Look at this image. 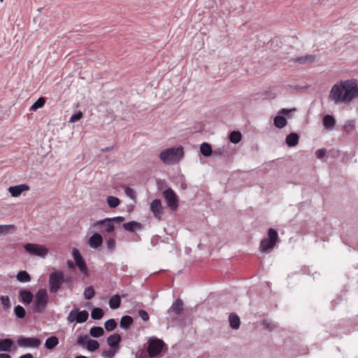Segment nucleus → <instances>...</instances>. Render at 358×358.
Segmentation results:
<instances>
[{
	"instance_id": "7",
	"label": "nucleus",
	"mask_w": 358,
	"mask_h": 358,
	"mask_svg": "<svg viewBox=\"0 0 358 358\" xmlns=\"http://www.w3.org/2000/svg\"><path fill=\"white\" fill-rule=\"evenodd\" d=\"M89 313L87 310H80L78 308H73L67 316L69 322H76L77 323H83L87 321Z\"/></svg>"
},
{
	"instance_id": "57",
	"label": "nucleus",
	"mask_w": 358,
	"mask_h": 358,
	"mask_svg": "<svg viewBox=\"0 0 358 358\" xmlns=\"http://www.w3.org/2000/svg\"><path fill=\"white\" fill-rule=\"evenodd\" d=\"M19 358H34V357L31 353H27L20 356Z\"/></svg>"
},
{
	"instance_id": "52",
	"label": "nucleus",
	"mask_w": 358,
	"mask_h": 358,
	"mask_svg": "<svg viewBox=\"0 0 358 358\" xmlns=\"http://www.w3.org/2000/svg\"><path fill=\"white\" fill-rule=\"evenodd\" d=\"M325 153H326L325 149H319V150H316L315 155H316L317 158L322 159L324 157Z\"/></svg>"
},
{
	"instance_id": "15",
	"label": "nucleus",
	"mask_w": 358,
	"mask_h": 358,
	"mask_svg": "<svg viewBox=\"0 0 358 358\" xmlns=\"http://www.w3.org/2000/svg\"><path fill=\"white\" fill-rule=\"evenodd\" d=\"M29 189V186L27 184H21L15 186H11L8 188V192L12 196L17 197L20 196L23 192Z\"/></svg>"
},
{
	"instance_id": "32",
	"label": "nucleus",
	"mask_w": 358,
	"mask_h": 358,
	"mask_svg": "<svg viewBox=\"0 0 358 358\" xmlns=\"http://www.w3.org/2000/svg\"><path fill=\"white\" fill-rule=\"evenodd\" d=\"M15 229L16 227L14 224H0V236L8 234Z\"/></svg>"
},
{
	"instance_id": "5",
	"label": "nucleus",
	"mask_w": 358,
	"mask_h": 358,
	"mask_svg": "<svg viewBox=\"0 0 358 358\" xmlns=\"http://www.w3.org/2000/svg\"><path fill=\"white\" fill-rule=\"evenodd\" d=\"M166 347L164 342L155 337H150L148 339V345L147 352L150 358H153L159 355L162 350Z\"/></svg>"
},
{
	"instance_id": "35",
	"label": "nucleus",
	"mask_w": 358,
	"mask_h": 358,
	"mask_svg": "<svg viewBox=\"0 0 358 358\" xmlns=\"http://www.w3.org/2000/svg\"><path fill=\"white\" fill-rule=\"evenodd\" d=\"M229 138L230 142L236 144L241 141L242 134L238 131H233L230 133Z\"/></svg>"
},
{
	"instance_id": "25",
	"label": "nucleus",
	"mask_w": 358,
	"mask_h": 358,
	"mask_svg": "<svg viewBox=\"0 0 358 358\" xmlns=\"http://www.w3.org/2000/svg\"><path fill=\"white\" fill-rule=\"evenodd\" d=\"M106 248L110 252H113L116 247L115 235H110L106 240Z\"/></svg>"
},
{
	"instance_id": "30",
	"label": "nucleus",
	"mask_w": 358,
	"mask_h": 358,
	"mask_svg": "<svg viewBox=\"0 0 358 358\" xmlns=\"http://www.w3.org/2000/svg\"><path fill=\"white\" fill-rule=\"evenodd\" d=\"M17 280L20 282H27L31 280L30 275L26 271H20L16 275Z\"/></svg>"
},
{
	"instance_id": "36",
	"label": "nucleus",
	"mask_w": 358,
	"mask_h": 358,
	"mask_svg": "<svg viewBox=\"0 0 358 358\" xmlns=\"http://www.w3.org/2000/svg\"><path fill=\"white\" fill-rule=\"evenodd\" d=\"M45 103V97H40L38 98L31 106L30 110H36L38 108H42Z\"/></svg>"
},
{
	"instance_id": "37",
	"label": "nucleus",
	"mask_w": 358,
	"mask_h": 358,
	"mask_svg": "<svg viewBox=\"0 0 358 358\" xmlns=\"http://www.w3.org/2000/svg\"><path fill=\"white\" fill-rule=\"evenodd\" d=\"M107 203L110 208H115L120 203V200L115 196H109L107 197Z\"/></svg>"
},
{
	"instance_id": "45",
	"label": "nucleus",
	"mask_w": 358,
	"mask_h": 358,
	"mask_svg": "<svg viewBox=\"0 0 358 358\" xmlns=\"http://www.w3.org/2000/svg\"><path fill=\"white\" fill-rule=\"evenodd\" d=\"M124 192L127 196H129V198H131V199H133L134 201L136 200V194L133 189L127 187L125 188Z\"/></svg>"
},
{
	"instance_id": "40",
	"label": "nucleus",
	"mask_w": 358,
	"mask_h": 358,
	"mask_svg": "<svg viewBox=\"0 0 358 358\" xmlns=\"http://www.w3.org/2000/svg\"><path fill=\"white\" fill-rule=\"evenodd\" d=\"M105 329L108 331H113L117 327V322L114 319H109L104 324Z\"/></svg>"
},
{
	"instance_id": "13",
	"label": "nucleus",
	"mask_w": 358,
	"mask_h": 358,
	"mask_svg": "<svg viewBox=\"0 0 358 358\" xmlns=\"http://www.w3.org/2000/svg\"><path fill=\"white\" fill-rule=\"evenodd\" d=\"M89 245L94 249L99 248L103 244V237L97 232H95L90 236L88 240Z\"/></svg>"
},
{
	"instance_id": "6",
	"label": "nucleus",
	"mask_w": 358,
	"mask_h": 358,
	"mask_svg": "<svg viewBox=\"0 0 358 358\" xmlns=\"http://www.w3.org/2000/svg\"><path fill=\"white\" fill-rule=\"evenodd\" d=\"M278 238V234L275 229H269L268 231V238H264L261 241L260 249L262 252H267L272 250Z\"/></svg>"
},
{
	"instance_id": "50",
	"label": "nucleus",
	"mask_w": 358,
	"mask_h": 358,
	"mask_svg": "<svg viewBox=\"0 0 358 358\" xmlns=\"http://www.w3.org/2000/svg\"><path fill=\"white\" fill-rule=\"evenodd\" d=\"M344 129L348 131H352L355 129V124L353 121H348L345 123Z\"/></svg>"
},
{
	"instance_id": "41",
	"label": "nucleus",
	"mask_w": 358,
	"mask_h": 358,
	"mask_svg": "<svg viewBox=\"0 0 358 358\" xmlns=\"http://www.w3.org/2000/svg\"><path fill=\"white\" fill-rule=\"evenodd\" d=\"M262 325L265 329H268L270 331L276 329L278 327V325L277 323L272 322L268 320H263Z\"/></svg>"
},
{
	"instance_id": "29",
	"label": "nucleus",
	"mask_w": 358,
	"mask_h": 358,
	"mask_svg": "<svg viewBox=\"0 0 358 358\" xmlns=\"http://www.w3.org/2000/svg\"><path fill=\"white\" fill-rule=\"evenodd\" d=\"M274 125L278 129H282L285 127L287 124V120L282 115H277L274 117L273 120Z\"/></svg>"
},
{
	"instance_id": "2",
	"label": "nucleus",
	"mask_w": 358,
	"mask_h": 358,
	"mask_svg": "<svg viewBox=\"0 0 358 358\" xmlns=\"http://www.w3.org/2000/svg\"><path fill=\"white\" fill-rule=\"evenodd\" d=\"M184 155L183 148L182 146L172 147L162 151L159 154V159L163 163L168 164L171 162H178L180 160Z\"/></svg>"
},
{
	"instance_id": "48",
	"label": "nucleus",
	"mask_w": 358,
	"mask_h": 358,
	"mask_svg": "<svg viewBox=\"0 0 358 358\" xmlns=\"http://www.w3.org/2000/svg\"><path fill=\"white\" fill-rule=\"evenodd\" d=\"M139 317L144 321L147 322L149 320V315L148 313L142 309H140L138 312Z\"/></svg>"
},
{
	"instance_id": "23",
	"label": "nucleus",
	"mask_w": 358,
	"mask_h": 358,
	"mask_svg": "<svg viewBox=\"0 0 358 358\" xmlns=\"http://www.w3.org/2000/svg\"><path fill=\"white\" fill-rule=\"evenodd\" d=\"M229 325L233 329H238L240 327L241 321L236 313H231L229 316Z\"/></svg>"
},
{
	"instance_id": "42",
	"label": "nucleus",
	"mask_w": 358,
	"mask_h": 358,
	"mask_svg": "<svg viewBox=\"0 0 358 358\" xmlns=\"http://www.w3.org/2000/svg\"><path fill=\"white\" fill-rule=\"evenodd\" d=\"M95 294V291L92 286H89L85 288L84 291V296L85 299L87 300H90L94 297Z\"/></svg>"
},
{
	"instance_id": "12",
	"label": "nucleus",
	"mask_w": 358,
	"mask_h": 358,
	"mask_svg": "<svg viewBox=\"0 0 358 358\" xmlns=\"http://www.w3.org/2000/svg\"><path fill=\"white\" fill-rule=\"evenodd\" d=\"M17 343L21 347L38 348L41 345V341L35 337L22 336L18 338Z\"/></svg>"
},
{
	"instance_id": "18",
	"label": "nucleus",
	"mask_w": 358,
	"mask_h": 358,
	"mask_svg": "<svg viewBox=\"0 0 358 358\" xmlns=\"http://www.w3.org/2000/svg\"><path fill=\"white\" fill-rule=\"evenodd\" d=\"M120 341L121 336L119 334H111L107 338V343L111 348L120 349Z\"/></svg>"
},
{
	"instance_id": "49",
	"label": "nucleus",
	"mask_w": 358,
	"mask_h": 358,
	"mask_svg": "<svg viewBox=\"0 0 358 358\" xmlns=\"http://www.w3.org/2000/svg\"><path fill=\"white\" fill-rule=\"evenodd\" d=\"M110 220L112 222V223H113V225L115 226V224H121L122 222H123L124 221V217H122V216H117V217H111V218H110Z\"/></svg>"
},
{
	"instance_id": "16",
	"label": "nucleus",
	"mask_w": 358,
	"mask_h": 358,
	"mask_svg": "<svg viewBox=\"0 0 358 358\" xmlns=\"http://www.w3.org/2000/svg\"><path fill=\"white\" fill-rule=\"evenodd\" d=\"M124 229L130 233H134L136 230H141L143 227V224L137 221H130L123 223Z\"/></svg>"
},
{
	"instance_id": "56",
	"label": "nucleus",
	"mask_w": 358,
	"mask_h": 358,
	"mask_svg": "<svg viewBox=\"0 0 358 358\" xmlns=\"http://www.w3.org/2000/svg\"><path fill=\"white\" fill-rule=\"evenodd\" d=\"M67 265L70 268H73L76 266V264L71 260H68Z\"/></svg>"
},
{
	"instance_id": "43",
	"label": "nucleus",
	"mask_w": 358,
	"mask_h": 358,
	"mask_svg": "<svg viewBox=\"0 0 358 358\" xmlns=\"http://www.w3.org/2000/svg\"><path fill=\"white\" fill-rule=\"evenodd\" d=\"M119 350V349L116 348H111L108 350H103L102 352V356L105 357H109L112 358L115 356V355L117 353V352Z\"/></svg>"
},
{
	"instance_id": "1",
	"label": "nucleus",
	"mask_w": 358,
	"mask_h": 358,
	"mask_svg": "<svg viewBox=\"0 0 358 358\" xmlns=\"http://www.w3.org/2000/svg\"><path fill=\"white\" fill-rule=\"evenodd\" d=\"M329 99L335 104L350 103L358 99L357 80L352 78L336 83L330 90Z\"/></svg>"
},
{
	"instance_id": "17",
	"label": "nucleus",
	"mask_w": 358,
	"mask_h": 358,
	"mask_svg": "<svg viewBox=\"0 0 358 358\" xmlns=\"http://www.w3.org/2000/svg\"><path fill=\"white\" fill-rule=\"evenodd\" d=\"M172 313L174 315L179 316L182 314L184 309V303L182 299H177L171 305L170 308Z\"/></svg>"
},
{
	"instance_id": "47",
	"label": "nucleus",
	"mask_w": 358,
	"mask_h": 358,
	"mask_svg": "<svg viewBox=\"0 0 358 358\" xmlns=\"http://www.w3.org/2000/svg\"><path fill=\"white\" fill-rule=\"evenodd\" d=\"M83 117V114L82 112L79 111L77 113L73 114L69 120L70 122H75L76 121L80 120Z\"/></svg>"
},
{
	"instance_id": "8",
	"label": "nucleus",
	"mask_w": 358,
	"mask_h": 358,
	"mask_svg": "<svg viewBox=\"0 0 358 358\" xmlns=\"http://www.w3.org/2000/svg\"><path fill=\"white\" fill-rule=\"evenodd\" d=\"M24 248L28 253L40 257H45L48 253V250L45 247L38 244L27 243Z\"/></svg>"
},
{
	"instance_id": "21",
	"label": "nucleus",
	"mask_w": 358,
	"mask_h": 358,
	"mask_svg": "<svg viewBox=\"0 0 358 358\" xmlns=\"http://www.w3.org/2000/svg\"><path fill=\"white\" fill-rule=\"evenodd\" d=\"M322 124L325 129H331L336 124V120L332 115H325L322 119Z\"/></svg>"
},
{
	"instance_id": "46",
	"label": "nucleus",
	"mask_w": 358,
	"mask_h": 358,
	"mask_svg": "<svg viewBox=\"0 0 358 358\" xmlns=\"http://www.w3.org/2000/svg\"><path fill=\"white\" fill-rule=\"evenodd\" d=\"M90 338L87 335L80 336L77 339V343L79 345L84 346L86 343L87 344Z\"/></svg>"
},
{
	"instance_id": "51",
	"label": "nucleus",
	"mask_w": 358,
	"mask_h": 358,
	"mask_svg": "<svg viewBox=\"0 0 358 358\" xmlns=\"http://www.w3.org/2000/svg\"><path fill=\"white\" fill-rule=\"evenodd\" d=\"M224 148L222 147V148H217L214 150H213V155L214 156H222L224 155Z\"/></svg>"
},
{
	"instance_id": "27",
	"label": "nucleus",
	"mask_w": 358,
	"mask_h": 358,
	"mask_svg": "<svg viewBox=\"0 0 358 358\" xmlns=\"http://www.w3.org/2000/svg\"><path fill=\"white\" fill-rule=\"evenodd\" d=\"M200 152L204 157H210L213 155L211 145L208 143H203L200 146Z\"/></svg>"
},
{
	"instance_id": "14",
	"label": "nucleus",
	"mask_w": 358,
	"mask_h": 358,
	"mask_svg": "<svg viewBox=\"0 0 358 358\" xmlns=\"http://www.w3.org/2000/svg\"><path fill=\"white\" fill-rule=\"evenodd\" d=\"M150 210L155 218L159 220L162 215V206L159 199H155L150 203Z\"/></svg>"
},
{
	"instance_id": "39",
	"label": "nucleus",
	"mask_w": 358,
	"mask_h": 358,
	"mask_svg": "<svg viewBox=\"0 0 358 358\" xmlns=\"http://www.w3.org/2000/svg\"><path fill=\"white\" fill-rule=\"evenodd\" d=\"M14 313L16 317L20 319H23L26 315L24 308L20 305H17L14 308Z\"/></svg>"
},
{
	"instance_id": "9",
	"label": "nucleus",
	"mask_w": 358,
	"mask_h": 358,
	"mask_svg": "<svg viewBox=\"0 0 358 358\" xmlns=\"http://www.w3.org/2000/svg\"><path fill=\"white\" fill-rule=\"evenodd\" d=\"M72 255L75 260V264L78 266L79 271L85 277L89 276L88 268L85 259L82 257L80 251L77 248H73L72 251Z\"/></svg>"
},
{
	"instance_id": "19",
	"label": "nucleus",
	"mask_w": 358,
	"mask_h": 358,
	"mask_svg": "<svg viewBox=\"0 0 358 358\" xmlns=\"http://www.w3.org/2000/svg\"><path fill=\"white\" fill-rule=\"evenodd\" d=\"M21 301L24 304H29L33 300V294L28 289H22L19 292Z\"/></svg>"
},
{
	"instance_id": "59",
	"label": "nucleus",
	"mask_w": 358,
	"mask_h": 358,
	"mask_svg": "<svg viewBox=\"0 0 358 358\" xmlns=\"http://www.w3.org/2000/svg\"><path fill=\"white\" fill-rule=\"evenodd\" d=\"M75 358H88V357L83 356V355H78V356H76Z\"/></svg>"
},
{
	"instance_id": "53",
	"label": "nucleus",
	"mask_w": 358,
	"mask_h": 358,
	"mask_svg": "<svg viewBox=\"0 0 358 358\" xmlns=\"http://www.w3.org/2000/svg\"><path fill=\"white\" fill-rule=\"evenodd\" d=\"M73 278L71 276L64 277V283H66L68 285L69 288L72 287Z\"/></svg>"
},
{
	"instance_id": "54",
	"label": "nucleus",
	"mask_w": 358,
	"mask_h": 358,
	"mask_svg": "<svg viewBox=\"0 0 358 358\" xmlns=\"http://www.w3.org/2000/svg\"><path fill=\"white\" fill-rule=\"evenodd\" d=\"M295 110H296L295 108H293V109L282 108L280 111L279 113L280 114V115H289L292 111H295Z\"/></svg>"
},
{
	"instance_id": "10",
	"label": "nucleus",
	"mask_w": 358,
	"mask_h": 358,
	"mask_svg": "<svg viewBox=\"0 0 358 358\" xmlns=\"http://www.w3.org/2000/svg\"><path fill=\"white\" fill-rule=\"evenodd\" d=\"M163 194L166 201L167 206L171 210H176L178 207V198L175 192L169 187L164 190Z\"/></svg>"
},
{
	"instance_id": "26",
	"label": "nucleus",
	"mask_w": 358,
	"mask_h": 358,
	"mask_svg": "<svg viewBox=\"0 0 358 358\" xmlns=\"http://www.w3.org/2000/svg\"><path fill=\"white\" fill-rule=\"evenodd\" d=\"M59 344V339L55 336L48 338L45 343V347L48 350H52Z\"/></svg>"
},
{
	"instance_id": "34",
	"label": "nucleus",
	"mask_w": 358,
	"mask_h": 358,
	"mask_svg": "<svg viewBox=\"0 0 358 358\" xmlns=\"http://www.w3.org/2000/svg\"><path fill=\"white\" fill-rule=\"evenodd\" d=\"M315 55H308L306 56L296 57L294 59V61L298 62L301 64H305V63H312L315 61Z\"/></svg>"
},
{
	"instance_id": "33",
	"label": "nucleus",
	"mask_w": 358,
	"mask_h": 358,
	"mask_svg": "<svg viewBox=\"0 0 358 358\" xmlns=\"http://www.w3.org/2000/svg\"><path fill=\"white\" fill-rule=\"evenodd\" d=\"M104 315L103 309L101 308H94L91 311V317L93 320H101Z\"/></svg>"
},
{
	"instance_id": "20",
	"label": "nucleus",
	"mask_w": 358,
	"mask_h": 358,
	"mask_svg": "<svg viewBox=\"0 0 358 358\" xmlns=\"http://www.w3.org/2000/svg\"><path fill=\"white\" fill-rule=\"evenodd\" d=\"M299 136L296 133L289 134L285 138V143L289 147H294L299 143Z\"/></svg>"
},
{
	"instance_id": "55",
	"label": "nucleus",
	"mask_w": 358,
	"mask_h": 358,
	"mask_svg": "<svg viewBox=\"0 0 358 358\" xmlns=\"http://www.w3.org/2000/svg\"><path fill=\"white\" fill-rule=\"evenodd\" d=\"M113 147H114L113 145H112V146H108V147H106V148H102V149L101 150V151L102 152H108V151L112 150H113Z\"/></svg>"
},
{
	"instance_id": "22",
	"label": "nucleus",
	"mask_w": 358,
	"mask_h": 358,
	"mask_svg": "<svg viewBox=\"0 0 358 358\" xmlns=\"http://www.w3.org/2000/svg\"><path fill=\"white\" fill-rule=\"evenodd\" d=\"M14 345V342L10 338L0 339V352H8Z\"/></svg>"
},
{
	"instance_id": "28",
	"label": "nucleus",
	"mask_w": 358,
	"mask_h": 358,
	"mask_svg": "<svg viewBox=\"0 0 358 358\" xmlns=\"http://www.w3.org/2000/svg\"><path fill=\"white\" fill-rule=\"evenodd\" d=\"M121 305V298L118 294L113 295L109 300V306L111 309H117Z\"/></svg>"
},
{
	"instance_id": "44",
	"label": "nucleus",
	"mask_w": 358,
	"mask_h": 358,
	"mask_svg": "<svg viewBox=\"0 0 358 358\" xmlns=\"http://www.w3.org/2000/svg\"><path fill=\"white\" fill-rule=\"evenodd\" d=\"M2 306L5 309H8L10 308V303L8 296H2L0 299Z\"/></svg>"
},
{
	"instance_id": "60",
	"label": "nucleus",
	"mask_w": 358,
	"mask_h": 358,
	"mask_svg": "<svg viewBox=\"0 0 358 358\" xmlns=\"http://www.w3.org/2000/svg\"><path fill=\"white\" fill-rule=\"evenodd\" d=\"M0 1H1V2H3V0H0Z\"/></svg>"
},
{
	"instance_id": "3",
	"label": "nucleus",
	"mask_w": 358,
	"mask_h": 358,
	"mask_svg": "<svg viewBox=\"0 0 358 358\" xmlns=\"http://www.w3.org/2000/svg\"><path fill=\"white\" fill-rule=\"evenodd\" d=\"M48 303V295L45 289H40L36 294L33 312L42 313Z\"/></svg>"
},
{
	"instance_id": "38",
	"label": "nucleus",
	"mask_w": 358,
	"mask_h": 358,
	"mask_svg": "<svg viewBox=\"0 0 358 358\" xmlns=\"http://www.w3.org/2000/svg\"><path fill=\"white\" fill-rule=\"evenodd\" d=\"M99 343L94 339H90L87 345V350L94 352L99 348Z\"/></svg>"
},
{
	"instance_id": "11",
	"label": "nucleus",
	"mask_w": 358,
	"mask_h": 358,
	"mask_svg": "<svg viewBox=\"0 0 358 358\" xmlns=\"http://www.w3.org/2000/svg\"><path fill=\"white\" fill-rule=\"evenodd\" d=\"M92 227L94 229H100L101 231L106 232L108 234L112 233L115 229V226L113 225V223H112L110 218L108 217L96 221L92 224Z\"/></svg>"
},
{
	"instance_id": "24",
	"label": "nucleus",
	"mask_w": 358,
	"mask_h": 358,
	"mask_svg": "<svg viewBox=\"0 0 358 358\" xmlns=\"http://www.w3.org/2000/svg\"><path fill=\"white\" fill-rule=\"evenodd\" d=\"M133 322L134 320L131 316L124 315L120 320V326L123 329L128 330L130 328L131 325L133 324Z\"/></svg>"
},
{
	"instance_id": "58",
	"label": "nucleus",
	"mask_w": 358,
	"mask_h": 358,
	"mask_svg": "<svg viewBox=\"0 0 358 358\" xmlns=\"http://www.w3.org/2000/svg\"><path fill=\"white\" fill-rule=\"evenodd\" d=\"M0 358H12L9 354L0 353Z\"/></svg>"
},
{
	"instance_id": "4",
	"label": "nucleus",
	"mask_w": 358,
	"mask_h": 358,
	"mask_svg": "<svg viewBox=\"0 0 358 358\" xmlns=\"http://www.w3.org/2000/svg\"><path fill=\"white\" fill-rule=\"evenodd\" d=\"M64 280V275L62 271H55L49 275V290L52 294H56L61 288Z\"/></svg>"
},
{
	"instance_id": "31",
	"label": "nucleus",
	"mask_w": 358,
	"mask_h": 358,
	"mask_svg": "<svg viewBox=\"0 0 358 358\" xmlns=\"http://www.w3.org/2000/svg\"><path fill=\"white\" fill-rule=\"evenodd\" d=\"M92 337L99 338L104 334L103 329L101 327H92L90 330Z\"/></svg>"
}]
</instances>
